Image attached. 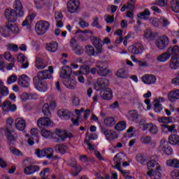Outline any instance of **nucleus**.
<instances>
[{
    "label": "nucleus",
    "instance_id": "nucleus-51",
    "mask_svg": "<svg viewBox=\"0 0 179 179\" xmlns=\"http://www.w3.org/2000/svg\"><path fill=\"white\" fill-rule=\"evenodd\" d=\"M125 128H127V123L124 121H122L115 126L116 131H124Z\"/></svg>",
    "mask_w": 179,
    "mask_h": 179
},
{
    "label": "nucleus",
    "instance_id": "nucleus-11",
    "mask_svg": "<svg viewBox=\"0 0 179 179\" xmlns=\"http://www.w3.org/2000/svg\"><path fill=\"white\" fill-rule=\"evenodd\" d=\"M159 148L165 155H173V148L169 146V143L166 138H162L159 143Z\"/></svg>",
    "mask_w": 179,
    "mask_h": 179
},
{
    "label": "nucleus",
    "instance_id": "nucleus-8",
    "mask_svg": "<svg viewBox=\"0 0 179 179\" xmlns=\"http://www.w3.org/2000/svg\"><path fill=\"white\" fill-rule=\"evenodd\" d=\"M101 130L106 136L107 141H114V139H117V138H118L117 132H115L114 130L107 129L104 127H101Z\"/></svg>",
    "mask_w": 179,
    "mask_h": 179
},
{
    "label": "nucleus",
    "instance_id": "nucleus-28",
    "mask_svg": "<svg viewBox=\"0 0 179 179\" xmlns=\"http://www.w3.org/2000/svg\"><path fill=\"white\" fill-rule=\"evenodd\" d=\"M115 169H117V170L120 171V173L122 174V176H123V177H124V178H126V179H128V178L129 179H132V176H129V174H131V172L129 171L122 170L121 169V164H120V162H117Z\"/></svg>",
    "mask_w": 179,
    "mask_h": 179
},
{
    "label": "nucleus",
    "instance_id": "nucleus-46",
    "mask_svg": "<svg viewBox=\"0 0 179 179\" xmlns=\"http://www.w3.org/2000/svg\"><path fill=\"white\" fill-rule=\"evenodd\" d=\"M140 141L144 145H150V143L152 142V140L150 136L143 135L141 137Z\"/></svg>",
    "mask_w": 179,
    "mask_h": 179
},
{
    "label": "nucleus",
    "instance_id": "nucleus-32",
    "mask_svg": "<svg viewBox=\"0 0 179 179\" xmlns=\"http://www.w3.org/2000/svg\"><path fill=\"white\" fill-rule=\"evenodd\" d=\"M169 68H171V69H173V71H176V69H178V68H179V58L173 57L171 59V61H170Z\"/></svg>",
    "mask_w": 179,
    "mask_h": 179
},
{
    "label": "nucleus",
    "instance_id": "nucleus-52",
    "mask_svg": "<svg viewBox=\"0 0 179 179\" xmlns=\"http://www.w3.org/2000/svg\"><path fill=\"white\" fill-rule=\"evenodd\" d=\"M155 33H152L150 29H146L144 32V37H145V38L153 40V38H155Z\"/></svg>",
    "mask_w": 179,
    "mask_h": 179
},
{
    "label": "nucleus",
    "instance_id": "nucleus-31",
    "mask_svg": "<svg viewBox=\"0 0 179 179\" xmlns=\"http://www.w3.org/2000/svg\"><path fill=\"white\" fill-rule=\"evenodd\" d=\"M127 118L129 121H136L139 118V114L136 110H129L127 113Z\"/></svg>",
    "mask_w": 179,
    "mask_h": 179
},
{
    "label": "nucleus",
    "instance_id": "nucleus-27",
    "mask_svg": "<svg viewBox=\"0 0 179 179\" xmlns=\"http://www.w3.org/2000/svg\"><path fill=\"white\" fill-rule=\"evenodd\" d=\"M17 61L22 64V68L26 69V68L29 67V62L27 61V57L24 56L23 54H20L17 57Z\"/></svg>",
    "mask_w": 179,
    "mask_h": 179
},
{
    "label": "nucleus",
    "instance_id": "nucleus-58",
    "mask_svg": "<svg viewBox=\"0 0 179 179\" xmlns=\"http://www.w3.org/2000/svg\"><path fill=\"white\" fill-rule=\"evenodd\" d=\"M83 75H89L90 73V68L88 66L84 65L80 68Z\"/></svg>",
    "mask_w": 179,
    "mask_h": 179
},
{
    "label": "nucleus",
    "instance_id": "nucleus-45",
    "mask_svg": "<svg viewBox=\"0 0 179 179\" xmlns=\"http://www.w3.org/2000/svg\"><path fill=\"white\" fill-rule=\"evenodd\" d=\"M116 76H117L118 78H122V79H127L128 78V72L125 71L124 69H120L116 72Z\"/></svg>",
    "mask_w": 179,
    "mask_h": 179
},
{
    "label": "nucleus",
    "instance_id": "nucleus-1",
    "mask_svg": "<svg viewBox=\"0 0 179 179\" xmlns=\"http://www.w3.org/2000/svg\"><path fill=\"white\" fill-rule=\"evenodd\" d=\"M54 73V67L50 66L48 70H43L38 72L37 75L33 78L34 85L36 89L39 92H45L48 90L47 83L44 80L51 79Z\"/></svg>",
    "mask_w": 179,
    "mask_h": 179
},
{
    "label": "nucleus",
    "instance_id": "nucleus-36",
    "mask_svg": "<svg viewBox=\"0 0 179 179\" xmlns=\"http://www.w3.org/2000/svg\"><path fill=\"white\" fill-rule=\"evenodd\" d=\"M101 98L103 100H111L113 99V91H111V89L108 87L105 88Z\"/></svg>",
    "mask_w": 179,
    "mask_h": 179
},
{
    "label": "nucleus",
    "instance_id": "nucleus-2",
    "mask_svg": "<svg viewBox=\"0 0 179 179\" xmlns=\"http://www.w3.org/2000/svg\"><path fill=\"white\" fill-rule=\"evenodd\" d=\"M147 176L152 179H160L162 178V173H160V165L159 163L153 159L150 160L147 163Z\"/></svg>",
    "mask_w": 179,
    "mask_h": 179
},
{
    "label": "nucleus",
    "instance_id": "nucleus-47",
    "mask_svg": "<svg viewBox=\"0 0 179 179\" xmlns=\"http://www.w3.org/2000/svg\"><path fill=\"white\" fill-rule=\"evenodd\" d=\"M169 142L171 145H177L179 142V137L178 135L172 134L169 137Z\"/></svg>",
    "mask_w": 179,
    "mask_h": 179
},
{
    "label": "nucleus",
    "instance_id": "nucleus-4",
    "mask_svg": "<svg viewBox=\"0 0 179 179\" xmlns=\"http://www.w3.org/2000/svg\"><path fill=\"white\" fill-rule=\"evenodd\" d=\"M50 29V22L44 20L38 21L35 25V31L38 35L45 34Z\"/></svg>",
    "mask_w": 179,
    "mask_h": 179
},
{
    "label": "nucleus",
    "instance_id": "nucleus-64",
    "mask_svg": "<svg viewBox=\"0 0 179 179\" xmlns=\"http://www.w3.org/2000/svg\"><path fill=\"white\" fill-rule=\"evenodd\" d=\"M35 155H36V156L38 157H45L44 149H43V150L36 149L35 150Z\"/></svg>",
    "mask_w": 179,
    "mask_h": 179
},
{
    "label": "nucleus",
    "instance_id": "nucleus-13",
    "mask_svg": "<svg viewBox=\"0 0 179 179\" xmlns=\"http://www.w3.org/2000/svg\"><path fill=\"white\" fill-rule=\"evenodd\" d=\"M109 83L110 82L108 81V80L106 78H99L95 85V90H97V92H100V90L106 89V87L108 86Z\"/></svg>",
    "mask_w": 179,
    "mask_h": 179
},
{
    "label": "nucleus",
    "instance_id": "nucleus-9",
    "mask_svg": "<svg viewBox=\"0 0 179 179\" xmlns=\"http://www.w3.org/2000/svg\"><path fill=\"white\" fill-rule=\"evenodd\" d=\"M128 51L134 55L142 54V52H143V45L141 43H134V45L129 46Z\"/></svg>",
    "mask_w": 179,
    "mask_h": 179
},
{
    "label": "nucleus",
    "instance_id": "nucleus-24",
    "mask_svg": "<svg viewBox=\"0 0 179 179\" xmlns=\"http://www.w3.org/2000/svg\"><path fill=\"white\" fill-rule=\"evenodd\" d=\"M168 99L169 101L173 103L179 99V90H172L168 94Z\"/></svg>",
    "mask_w": 179,
    "mask_h": 179
},
{
    "label": "nucleus",
    "instance_id": "nucleus-62",
    "mask_svg": "<svg viewBox=\"0 0 179 179\" xmlns=\"http://www.w3.org/2000/svg\"><path fill=\"white\" fill-rule=\"evenodd\" d=\"M35 6L37 9H41L44 6L43 0H34Z\"/></svg>",
    "mask_w": 179,
    "mask_h": 179
},
{
    "label": "nucleus",
    "instance_id": "nucleus-44",
    "mask_svg": "<svg viewBox=\"0 0 179 179\" xmlns=\"http://www.w3.org/2000/svg\"><path fill=\"white\" fill-rule=\"evenodd\" d=\"M41 134L43 138H45L46 139H50V138H52V131L45 129H42L41 130Z\"/></svg>",
    "mask_w": 179,
    "mask_h": 179
},
{
    "label": "nucleus",
    "instance_id": "nucleus-23",
    "mask_svg": "<svg viewBox=\"0 0 179 179\" xmlns=\"http://www.w3.org/2000/svg\"><path fill=\"white\" fill-rule=\"evenodd\" d=\"M44 155L45 157L49 159L57 160V159H59V157L54 155V149L52 148H44Z\"/></svg>",
    "mask_w": 179,
    "mask_h": 179
},
{
    "label": "nucleus",
    "instance_id": "nucleus-14",
    "mask_svg": "<svg viewBox=\"0 0 179 179\" xmlns=\"http://www.w3.org/2000/svg\"><path fill=\"white\" fill-rule=\"evenodd\" d=\"M90 40L93 45L96 48V53L101 54V52H103V45H101V39L96 36H91Z\"/></svg>",
    "mask_w": 179,
    "mask_h": 179
},
{
    "label": "nucleus",
    "instance_id": "nucleus-35",
    "mask_svg": "<svg viewBox=\"0 0 179 179\" xmlns=\"http://www.w3.org/2000/svg\"><path fill=\"white\" fill-rule=\"evenodd\" d=\"M171 57V56H170V53L167 50L166 52H164L159 55L157 57V61H158L159 62H166V61H169V59H170Z\"/></svg>",
    "mask_w": 179,
    "mask_h": 179
},
{
    "label": "nucleus",
    "instance_id": "nucleus-12",
    "mask_svg": "<svg viewBox=\"0 0 179 179\" xmlns=\"http://www.w3.org/2000/svg\"><path fill=\"white\" fill-rule=\"evenodd\" d=\"M13 10L17 13L18 17H22L24 15V11L23 10V4L20 0H15L13 3Z\"/></svg>",
    "mask_w": 179,
    "mask_h": 179
},
{
    "label": "nucleus",
    "instance_id": "nucleus-25",
    "mask_svg": "<svg viewBox=\"0 0 179 179\" xmlns=\"http://www.w3.org/2000/svg\"><path fill=\"white\" fill-rule=\"evenodd\" d=\"M57 115L62 120H69L71 118V112L66 109H59L57 111Z\"/></svg>",
    "mask_w": 179,
    "mask_h": 179
},
{
    "label": "nucleus",
    "instance_id": "nucleus-5",
    "mask_svg": "<svg viewBox=\"0 0 179 179\" xmlns=\"http://www.w3.org/2000/svg\"><path fill=\"white\" fill-rule=\"evenodd\" d=\"M170 39L166 35H162L155 41V45L158 50H166L169 47Z\"/></svg>",
    "mask_w": 179,
    "mask_h": 179
},
{
    "label": "nucleus",
    "instance_id": "nucleus-16",
    "mask_svg": "<svg viewBox=\"0 0 179 179\" xmlns=\"http://www.w3.org/2000/svg\"><path fill=\"white\" fill-rule=\"evenodd\" d=\"M142 82L145 85H155L156 83V76L153 74H145L141 78Z\"/></svg>",
    "mask_w": 179,
    "mask_h": 179
},
{
    "label": "nucleus",
    "instance_id": "nucleus-20",
    "mask_svg": "<svg viewBox=\"0 0 179 179\" xmlns=\"http://www.w3.org/2000/svg\"><path fill=\"white\" fill-rule=\"evenodd\" d=\"M15 125L18 131H24L27 127L26 120L22 117H17L15 120Z\"/></svg>",
    "mask_w": 179,
    "mask_h": 179
},
{
    "label": "nucleus",
    "instance_id": "nucleus-17",
    "mask_svg": "<svg viewBox=\"0 0 179 179\" xmlns=\"http://www.w3.org/2000/svg\"><path fill=\"white\" fill-rule=\"evenodd\" d=\"M143 128L145 131H148L151 135H157L159 132V128H157L156 124H153V123L145 124Z\"/></svg>",
    "mask_w": 179,
    "mask_h": 179
},
{
    "label": "nucleus",
    "instance_id": "nucleus-21",
    "mask_svg": "<svg viewBox=\"0 0 179 179\" xmlns=\"http://www.w3.org/2000/svg\"><path fill=\"white\" fill-rule=\"evenodd\" d=\"M71 76V67L69 66H64L61 69L60 78L62 79H69Z\"/></svg>",
    "mask_w": 179,
    "mask_h": 179
},
{
    "label": "nucleus",
    "instance_id": "nucleus-50",
    "mask_svg": "<svg viewBox=\"0 0 179 179\" xmlns=\"http://www.w3.org/2000/svg\"><path fill=\"white\" fill-rule=\"evenodd\" d=\"M136 160L138 163H140V164H145L146 163V157H145L143 154H137L136 155Z\"/></svg>",
    "mask_w": 179,
    "mask_h": 179
},
{
    "label": "nucleus",
    "instance_id": "nucleus-26",
    "mask_svg": "<svg viewBox=\"0 0 179 179\" xmlns=\"http://www.w3.org/2000/svg\"><path fill=\"white\" fill-rule=\"evenodd\" d=\"M63 83L67 89H70L71 90H73V89H75L76 87V80L69 78L63 81Z\"/></svg>",
    "mask_w": 179,
    "mask_h": 179
},
{
    "label": "nucleus",
    "instance_id": "nucleus-33",
    "mask_svg": "<svg viewBox=\"0 0 179 179\" xmlns=\"http://www.w3.org/2000/svg\"><path fill=\"white\" fill-rule=\"evenodd\" d=\"M97 69L98 75H99V76H107V75L110 72L107 66H98Z\"/></svg>",
    "mask_w": 179,
    "mask_h": 179
},
{
    "label": "nucleus",
    "instance_id": "nucleus-49",
    "mask_svg": "<svg viewBox=\"0 0 179 179\" xmlns=\"http://www.w3.org/2000/svg\"><path fill=\"white\" fill-rule=\"evenodd\" d=\"M42 113L46 117L51 115V111H50V105H48V103H44L42 107Z\"/></svg>",
    "mask_w": 179,
    "mask_h": 179
},
{
    "label": "nucleus",
    "instance_id": "nucleus-53",
    "mask_svg": "<svg viewBox=\"0 0 179 179\" xmlns=\"http://www.w3.org/2000/svg\"><path fill=\"white\" fill-rule=\"evenodd\" d=\"M80 113L81 112L80 110H78V109L76 110V113L78 116L77 117L76 119L71 118V121L74 125H76V126L79 125V120H80Z\"/></svg>",
    "mask_w": 179,
    "mask_h": 179
},
{
    "label": "nucleus",
    "instance_id": "nucleus-61",
    "mask_svg": "<svg viewBox=\"0 0 179 179\" xmlns=\"http://www.w3.org/2000/svg\"><path fill=\"white\" fill-rule=\"evenodd\" d=\"M162 110H163V106L160 103H156L154 102V111L157 113H162Z\"/></svg>",
    "mask_w": 179,
    "mask_h": 179
},
{
    "label": "nucleus",
    "instance_id": "nucleus-42",
    "mask_svg": "<svg viewBox=\"0 0 179 179\" xmlns=\"http://www.w3.org/2000/svg\"><path fill=\"white\" fill-rule=\"evenodd\" d=\"M48 66L47 63L44 62V60L41 58H38L36 62V67L37 69L41 70L46 68Z\"/></svg>",
    "mask_w": 179,
    "mask_h": 179
},
{
    "label": "nucleus",
    "instance_id": "nucleus-57",
    "mask_svg": "<svg viewBox=\"0 0 179 179\" xmlns=\"http://www.w3.org/2000/svg\"><path fill=\"white\" fill-rule=\"evenodd\" d=\"M0 93L1 94V96H8L9 95V90L8 89V87H6V86L1 85V88L0 89Z\"/></svg>",
    "mask_w": 179,
    "mask_h": 179
},
{
    "label": "nucleus",
    "instance_id": "nucleus-39",
    "mask_svg": "<svg viewBox=\"0 0 179 179\" xmlns=\"http://www.w3.org/2000/svg\"><path fill=\"white\" fill-rule=\"evenodd\" d=\"M171 9L175 13H179V0L171 1Z\"/></svg>",
    "mask_w": 179,
    "mask_h": 179
},
{
    "label": "nucleus",
    "instance_id": "nucleus-54",
    "mask_svg": "<svg viewBox=\"0 0 179 179\" xmlns=\"http://www.w3.org/2000/svg\"><path fill=\"white\" fill-rule=\"evenodd\" d=\"M17 80V76L15 74H13L10 76L7 79L8 85H12V83H15Z\"/></svg>",
    "mask_w": 179,
    "mask_h": 179
},
{
    "label": "nucleus",
    "instance_id": "nucleus-43",
    "mask_svg": "<svg viewBox=\"0 0 179 179\" xmlns=\"http://www.w3.org/2000/svg\"><path fill=\"white\" fill-rule=\"evenodd\" d=\"M103 124L106 127H113L115 125V120L113 117H108L104 119Z\"/></svg>",
    "mask_w": 179,
    "mask_h": 179
},
{
    "label": "nucleus",
    "instance_id": "nucleus-55",
    "mask_svg": "<svg viewBox=\"0 0 179 179\" xmlns=\"http://www.w3.org/2000/svg\"><path fill=\"white\" fill-rule=\"evenodd\" d=\"M82 171V169L79 166H73L72 170H71V174L73 176V177H76L79 176V173Z\"/></svg>",
    "mask_w": 179,
    "mask_h": 179
},
{
    "label": "nucleus",
    "instance_id": "nucleus-63",
    "mask_svg": "<svg viewBox=\"0 0 179 179\" xmlns=\"http://www.w3.org/2000/svg\"><path fill=\"white\" fill-rule=\"evenodd\" d=\"M171 177L173 179H179V170L175 169V170L172 171L171 173Z\"/></svg>",
    "mask_w": 179,
    "mask_h": 179
},
{
    "label": "nucleus",
    "instance_id": "nucleus-41",
    "mask_svg": "<svg viewBox=\"0 0 179 179\" xmlns=\"http://www.w3.org/2000/svg\"><path fill=\"white\" fill-rule=\"evenodd\" d=\"M149 16H150V11L148 8H145L143 12L137 15V17L139 19H143L144 20H147V19L149 18Z\"/></svg>",
    "mask_w": 179,
    "mask_h": 179
},
{
    "label": "nucleus",
    "instance_id": "nucleus-29",
    "mask_svg": "<svg viewBox=\"0 0 179 179\" xmlns=\"http://www.w3.org/2000/svg\"><path fill=\"white\" fill-rule=\"evenodd\" d=\"M5 134L6 135L7 139L10 142H13L17 139V134L13 131L10 130L9 129H6L5 131Z\"/></svg>",
    "mask_w": 179,
    "mask_h": 179
},
{
    "label": "nucleus",
    "instance_id": "nucleus-7",
    "mask_svg": "<svg viewBox=\"0 0 179 179\" xmlns=\"http://www.w3.org/2000/svg\"><path fill=\"white\" fill-rule=\"evenodd\" d=\"M80 5L79 0H70L67 2V12L69 13H76L78 8Z\"/></svg>",
    "mask_w": 179,
    "mask_h": 179
},
{
    "label": "nucleus",
    "instance_id": "nucleus-59",
    "mask_svg": "<svg viewBox=\"0 0 179 179\" xmlns=\"http://www.w3.org/2000/svg\"><path fill=\"white\" fill-rule=\"evenodd\" d=\"M159 23H161L163 27H166V26H169V24H170V22H169V20L167 18H165L164 17L159 18Z\"/></svg>",
    "mask_w": 179,
    "mask_h": 179
},
{
    "label": "nucleus",
    "instance_id": "nucleus-3",
    "mask_svg": "<svg viewBox=\"0 0 179 179\" xmlns=\"http://www.w3.org/2000/svg\"><path fill=\"white\" fill-rule=\"evenodd\" d=\"M11 33L13 34H17L19 33L17 25L6 22L4 24L0 26V34L3 37H9Z\"/></svg>",
    "mask_w": 179,
    "mask_h": 179
},
{
    "label": "nucleus",
    "instance_id": "nucleus-19",
    "mask_svg": "<svg viewBox=\"0 0 179 179\" xmlns=\"http://www.w3.org/2000/svg\"><path fill=\"white\" fill-rule=\"evenodd\" d=\"M40 171V166L37 165H30L26 166L24 169V174L25 176H31V174H34V173H37V171Z\"/></svg>",
    "mask_w": 179,
    "mask_h": 179
},
{
    "label": "nucleus",
    "instance_id": "nucleus-15",
    "mask_svg": "<svg viewBox=\"0 0 179 179\" xmlns=\"http://www.w3.org/2000/svg\"><path fill=\"white\" fill-rule=\"evenodd\" d=\"M2 110L5 114L9 113V111H11L12 113H14V111L17 109L16 105L10 104V101H6L3 103L1 105Z\"/></svg>",
    "mask_w": 179,
    "mask_h": 179
},
{
    "label": "nucleus",
    "instance_id": "nucleus-18",
    "mask_svg": "<svg viewBox=\"0 0 179 179\" xmlns=\"http://www.w3.org/2000/svg\"><path fill=\"white\" fill-rule=\"evenodd\" d=\"M18 85L21 87H29L30 86V78L25 74L21 75L18 78Z\"/></svg>",
    "mask_w": 179,
    "mask_h": 179
},
{
    "label": "nucleus",
    "instance_id": "nucleus-6",
    "mask_svg": "<svg viewBox=\"0 0 179 179\" xmlns=\"http://www.w3.org/2000/svg\"><path fill=\"white\" fill-rule=\"evenodd\" d=\"M4 15L6 20L8 21V23H15V22L17 20V16H19V14L12 8L6 9Z\"/></svg>",
    "mask_w": 179,
    "mask_h": 179
},
{
    "label": "nucleus",
    "instance_id": "nucleus-37",
    "mask_svg": "<svg viewBox=\"0 0 179 179\" xmlns=\"http://www.w3.org/2000/svg\"><path fill=\"white\" fill-rule=\"evenodd\" d=\"M46 50L50 52H56L57 50H58V43L51 42L46 44Z\"/></svg>",
    "mask_w": 179,
    "mask_h": 179
},
{
    "label": "nucleus",
    "instance_id": "nucleus-38",
    "mask_svg": "<svg viewBox=\"0 0 179 179\" xmlns=\"http://www.w3.org/2000/svg\"><path fill=\"white\" fill-rule=\"evenodd\" d=\"M55 152H58L59 153H62L64 155L66 153V150H68V147L63 144H57L54 148Z\"/></svg>",
    "mask_w": 179,
    "mask_h": 179
},
{
    "label": "nucleus",
    "instance_id": "nucleus-48",
    "mask_svg": "<svg viewBox=\"0 0 179 179\" xmlns=\"http://www.w3.org/2000/svg\"><path fill=\"white\" fill-rule=\"evenodd\" d=\"M85 52L90 55V57L94 56V54H96V51L94 50V47L90 45H87L85 46Z\"/></svg>",
    "mask_w": 179,
    "mask_h": 179
},
{
    "label": "nucleus",
    "instance_id": "nucleus-34",
    "mask_svg": "<svg viewBox=\"0 0 179 179\" xmlns=\"http://www.w3.org/2000/svg\"><path fill=\"white\" fill-rule=\"evenodd\" d=\"M166 166L168 167H174V169H179V160L178 159H169L166 160Z\"/></svg>",
    "mask_w": 179,
    "mask_h": 179
},
{
    "label": "nucleus",
    "instance_id": "nucleus-30",
    "mask_svg": "<svg viewBox=\"0 0 179 179\" xmlns=\"http://www.w3.org/2000/svg\"><path fill=\"white\" fill-rule=\"evenodd\" d=\"M36 17V14L32 13L30 14L26 19L22 22V26L24 27L27 26V27L29 29L30 28V26H31V23L33 20H34V18Z\"/></svg>",
    "mask_w": 179,
    "mask_h": 179
},
{
    "label": "nucleus",
    "instance_id": "nucleus-56",
    "mask_svg": "<svg viewBox=\"0 0 179 179\" xmlns=\"http://www.w3.org/2000/svg\"><path fill=\"white\" fill-rule=\"evenodd\" d=\"M73 51L74 54H76L77 55H82L83 54V48L79 45H76L74 48H73Z\"/></svg>",
    "mask_w": 179,
    "mask_h": 179
},
{
    "label": "nucleus",
    "instance_id": "nucleus-40",
    "mask_svg": "<svg viewBox=\"0 0 179 179\" xmlns=\"http://www.w3.org/2000/svg\"><path fill=\"white\" fill-rule=\"evenodd\" d=\"M168 52L169 53V55L171 57V55H173L174 57H177L179 55V46L175 45L174 48L170 47L167 50Z\"/></svg>",
    "mask_w": 179,
    "mask_h": 179
},
{
    "label": "nucleus",
    "instance_id": "nucleus-60",
    "mask_svg": "<svg viewBox=\"0 0 179 179\" xmlns=\"http://www.w3.org/2000/svg\"><path fill=\"white\" fill-rule=\"evenodd\" d=\"M121 160H122V153H118L114 157L113 161L115 162V166H117V162H120V165H121Z\"/></svg>",
    "mask_w": 179,
    "mask_h": 179
},
{
    "label": "nucleus",
    "instance_id": "nucleus-10",
    "mask_svg": "<svg viewBox=\"0 0 179 179\" xmlns=\"http://www.w3.org/2000/svg\"><path fill=\"white\" fill-rule=\"evenodd\" d=\"M55 134L58 136L56 140V142L57 143H59V142L65 141V139H66V138H72V134L61 131L59 129H56Z\"/></svg>",
    "mask_w": 179,
    "mask_h": 179
},
{
    "label": "nucleus",
    "instance_id": "nucleus-22",
    "mask_svg": "<svg viewBox=\"0 0 179 179\" xmlns=\"http://www.w3.org/2000/svg\"><path fill=\"white\" fill-rule=\"evenodd\" d=\"M37 125L38 128L48 127L49 125H51V120H50L48 117H41L37 121Z\"/></svg>",
    "mask_w": 179,
    "mask_h": 179
}]
</instances>
